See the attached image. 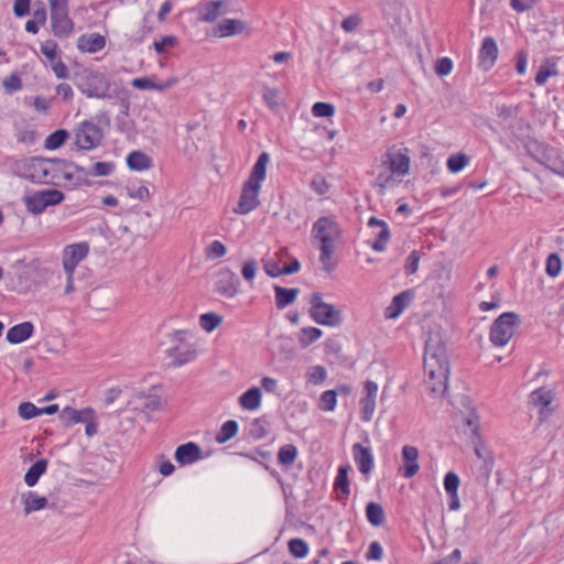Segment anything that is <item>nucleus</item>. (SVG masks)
Masks as SVG:
<instances>
[{
	"label": "nucleus",
	"instance_id": "nucleus-1",
	"mask_svg": "<svg viewBox=\"0 0 564 564\" xmlns=\"http://www.w3.org/2000/svg\"><path fill=\"white\" fill-rule=\"evenodd\" d=\"M411 172V150L403 143L389 147L381 155L376 177L379 193L392 191Z\"/></svg>",
	"mask_w": 564,
	"mask_h": 564
},
{
	"label": "nucleus",
	"instance_id": "nucleus-2",
	"mask_svg": "<svg viewBox=\"0 0 564 564\" xmlns=\"http://www.w3.org/2000/svg\"><path fill=\"white\" fill-rule=\"evenodd\" d=\"M270 162V154L262 152L256 163L253 164L251 172L242 184L241 194L237 205L234 207V213L237 215H248L260 205V191L262 183L267 177V169Z\"/></svg>",
	"mask_w": 564,
	"mask_h": 564
},
{
	"label": "nucleus",
	"instance_id": "nucleus-3",
	"mask_svg": "<svg viewBox=\"0 0 564 564\" xmlns=\"http://www.w3.org/2000/svg\"><path fill=\"white\" fill-rule=\"evenodd\" d=\"M169 346L164 356L173 367H182L195 361L199 355L196 335L191 329H175L166 336Z\"/></svg>",
	"mask_w": 564,
	"mask_h": 564
},
{
	"label": "nucleus",
	"instance_id": "nucleus-4",
	"mask_svg": "<svg viewBox=\"0 0 564 564\" xmlns=\"http://www.w3.org/2000/svg\"><path fill=\"white\" fill-rule=\"evenodd\" d=\"M424 372L431 388H447L449 368L444 346L426 344Z\"/></svg>",
	"mask_w": 564,
	"mask_h": 564
},
{
	"label": "nucleus",
	"instance_id": "nucleus-5",
	"mask_svg": "<svg viewBox=\"0 0 564 564\" xmlns=\"http://www.w3.org/2000/svg\"><path fill=\"white\" fill-rule=\"evenodd\" d=\"M341 229L333 217L318 218L312 228V236L321 243V261L327 264L334 252L335 242L340 238Z\"/></svg>",
	"mask_w": 564,
	"mask_h": 564
},
{
	"label": "nucleus",
	"instance_id": "nucleus-6",
	"mask_svg": "<svg viewBox=\"0 0 564 564\" xmlns=\"http://www.w3.org/2000/svg\"><path fill=\"white\" fill-rule=\"evenodd\" d=\"M89 250V243L86 241L70 243L63 248L61 260L66 276L65 295H69L76 291L74 274L79 263L88 257Z\"/></svg>",
	"mask_w": 564,
	"mask_h": 564
},
{
	"label": "nucleus",
	"instance_id": "nucleus-7",
	"mask_svg": "<svg viewBox=\"0 0 564 564\" xmlns=\"http://www.w3.org/2000/svg\"><path fill=\"white\" fill-rule=\"evenodd\" d=\"M58 416L65 427H70L78 423L85 424V434L88 437H93L98 433V417L91 406H86L80 410L73 406H65L59 411Z\"/></svg>",
	"mask_w": 564,
	"mask_h": 564
},
{
	"label": "nucleus",
	"instance_id": "nucleus-8",
	"mask_svg": "<svg viewBox=\"0 0 564 564\" xmlns=\"http://www.w3.org/2000/svg\"><path fill=\"white\" fill-rule=\"evenodd\" d=\"M520 324L519 315L514 312H506L499 315L490 327L489 338L497 347L506 346L514 335Z\"/></svg>",
	"mask_w": 564,
	"mask_h": 564
},
{
	"label": "nucleus",
	"instance_id": "nucleus-9",
	"mask_svg": "<svg viewBox=\"0 0 564 564\" xmlns=\"http://www.w3.org/2000/svg\"><path fill=\"white\" fill-rule=\"evenodd\" d=\"M310 303V316L315 323L324 326L340 324V311L335 305L324 302L321 293H313Z\"/></svg>",
	"mask_w": 564,
	"mask_h": 564
},
{
	"label": "nucleus",
	"instance_id": "nucleus-10",
	"mask_svg": "<svg viewBox=\"0 0 564 564\" xmlns=\"http://www.w3.org/2000/svg\"><path fill=\"white\" fill-rule=\"evenodd\" d=\"M51 14V26L55 36L64 37L74 30V23L68 13V0H47Z\"/></svg>",
	"mask_w": 564,
	"mask_h": 564
},
{
	"label": "nucleus",
	"instance_id": "nucleus-11",
	"mask_svg": "<svg viewBox=\"0 0 564 564\" xmlns=\"http://www.w3.org/2000/svg\"><path fill=\"white\" fill-rule=\"evenodd\" d=\"M64 200V194L54 188H45L34 192L24 197V205L29 213L33 215L42 214L47 207L61 204Z\"/></svg>",
	"mask_w": 564,
	"mask_h": 564
},
{
	"label": "nucleus",
	"instance_id": "nucleus-12",
	"mask_svg": "<svg viewBox=\"0 0 564 564\" xmlns=\"http://www.w3.org/2000/svg\"><path fill=\"white\" fill-rule=\"evenodd\" d=\"M529 404L538 409L539 425L546 422L560 406L553 390H532Z\"/></svg>",
	"mask_w": 564,
	"mask_h": 564
},
{
	"label": "nucleus",
	"instance_id": "nucleus-13",
	"mask_svg": "<svg viewBox=\"0 0 564 564\" xmlns=\"http://www.w3.org/2000/svg\"><path fill=\"white\" fill-rule=\"evenodd\" d=\"M104 138L101 128L90 120L80 122L74 130V140L77 148L93 150L97 148Z\"/></svg>",
	"mask_w": 564,
	"mask_h": 564
},
{
	"label": "nucleus",
	"instance_id": "nucleus-14",
	"mask_svg": "<svg viewBox=\"0 0 564 564\" xmlns=\"http://www.w3.org/2000/svg\"><path fill=\"white\" fill-rule=\"evenodd\" d=\"M165 404L166 401L160 395L145 393L144 390H138L128 402L132 411L143 413L147 416L152 412L162 410Z\"/></svg>",
	"mask_w": 564,
	"mask_h": 564
},
{
	"label": "nucleus",
	"instance_id": "nucleus-15",
	"mask_svg": "<svg viewBox=\"0 0 564 564\" xmlns=\"http://www.w3.org/2000/svg\"><path fill=\"white\" fill-rule=\"evenodd\" d=\"M215 290L226 299H234L240 292V282L236 273L229 269L224 268L218 271Z\"/></svg>",
	"mask_w": 564,
	"mask_h": 564
},
{
	"label": "nucleus",
	"instance_id": "nucleus-16",
	"mask_svg": "<svg viewBox=\"0 0 564 564\" xmlns=\"http://www.w3.org/2000/svg\"><path fill=\"white\" fill-rule=\"evenodd\" d=\"M498 58V46L494 37L487 36L482 40L481 47L478 54L479 67L488 72L490 70Z\"/></svg>",
	"mask_w": 564,
	"mask_h": 564
},
{
	"label": "nucleus",
	"instance_id": "nucleus-17",
	"mask_svg": "<svg viewBox=\"0 0 564 564\" xmlns=\"http://www.w3.org/2000/svg\"><path fill=\"white\" fill-rule=\"evenodd\" d=\"M174 458L181 466L189 465L203 458V451L196 443L187 442L176 447Z\"/></svg>",
	"mask_w": 564,
	"mask_h": 564
},
{
	"label": "nucleus",
	"instance_id": "nucleus-18",
	"mask_svg": "<svg viewBox=\"0 0 564 564\" xmlns=\"http://www.w3.org/2000/svg\"><path fill=\"white\" fill-rule=\"evenodd\" d=\"M352 456L354 460L359 469V471L367 476L371 473L375 465L373 455L371 453V448L369 446H364L359 443L352 445Z\"/></svg>",
	"mask_w": 564,
	"mask_h": 564
},
{
	"label": "nucleus",
	"instance_id": "nucleus-19",
	"mask_svg": "<svg viewBox=\"0 0 564 564\" xmlns=\"http://www.w3.org/2000/svg\"><path fill=\"white\" fill-rule=\"evenodd\" d=\"M368 226L371 228H379V231L376 234L375 240L371 243V248L377 252L384 251L391 238L388 224L384 220L378 219L377 217H370L368 220Z\"/></svg>",
	"mask_w": 564,
	"mask_h": 564
},
{
	"label": "nucleus",
	"instance_id": "nucleus-20",
	"mask_svg": "<svg viewBox=\"0 0 564 564\" xmlns=\"http://www.w3.org/2000/svg\"><path fill=\"white\" fill-rule=\"evenodd\" d=\"M440 398L448 399L451 405L460 413H468L476 409L474 401L465 393L456 392L451 394L449 390H440Z\"/></svg>",
	"mask_w": 564,
	"mask_h": 564
},
{
	"label": "nucleus",
	"instance_id": "nucleus-21",
	"mask_svg": "<svg viewBox=\"0 0 564 564\" xmlns=\"http://www.w3.org/2000/svg\"><path fill=\"white\" fill-rule=\"evenodd\" d=\"M412 300V292L411 291H403L399 294H397L391 303L386 307L384 316L388 319H395L398 318L404 310L410 305Z\"/></svg>",
	"mask_w": 564,
	"mask_h": 564
},
{
	"label": "nucleus",
	"instance_id": "nucleus-22",
	"mask_svg": "<svg viewBox=\"0 0 564 564\" xmlns=\"http://www.w3.org/2000/svg\"><path fill=\"white\" fill-rule=\"evenodd\" d=\"M34 334V325L31 322H22L10 327L7 332L6 339L12 345L26 341Z\"/></svg>",
	"mask_w": 564,
	"mask_h": 564
},
{
	"label": "nucleus",
	"instance_id": "nucleus-23",
	"mask_svg": "<svg viewBox=\"0 0 564 564\" xmlns=\"http://www.w3.org/2000/svg\"><path fill=\"white\" fill-rule=\"evenodd\" d=\"M351 470L350 465H341L338 468L337 476L334 481V490L338 495V500L345 501L348 499L350 494L349 471Z\"/></svg>",
	"mask_w": 564,
	"mask_h": 564
},
{
	"label": "nucleus",
	"instance_id": "nucleus-24",
	"mask_svg": "<svg viewBox=\"0 0 564 564\" xmlns=\"http://www.w3.org/2000/svg\"><path fill=\"white\" fill-rule=\"evenodd\" d=\"M106 46V39L99 33L84 34L78 39L77 47L82 52L97 53Z\"/></svg>",
	"mask_w": 564,
	"mask_h": 564
},
{
	"label": "nucleus",
	"instance_id": "nucleus-25",
	"mask_svg": "<svg viewBox=\"0 0 564 564\" xmlns=\"http://www.w3.org/2000/svg\"><path fill=\"white\" fill-rule=\"evenodd\" d=\"M419 452L414 446L405 445L402 448V459L404 462L403 476L405 478L413 477L420 469L417 464Z\"/></svg>",
	"mask_w": 564,
	"mask_h": 564
},
{
	"label": "nucleus",
	"instance_id": "nucleus-26",
	"mask_svg": "<svg viewBox=\"0 0 564 564\" xmlns=\"http://www.w3.org/2000/svg\"><path fill=\"white\" fill-rule=\"evenodd\" d=\"M177 79L175 77L167 78L161 84H156L151 77H137L131 80L132 87L141 90L151 89L162 91L176 85Z\"/></svg>",
	"mask_w": 564,
	"mask_h": 564
},
{
	"label": "nucleus",
	"instance_id": "nucleus-27",
	"mask_svg": "<svg viewBox=\"0 0 564 564\" xmlns=\"http://www.w3.org/2000/svg\"><path fill=\"white\" fill-rule=\"evenodd\" d=\"M22 501L24 505V513L30 514L46 507L48 508L50 498L48 496H39L36 491H28L22 495Z\"/></svg>",
	"mask_w": 564,
	"mask_h": 564
},
{
	"label": "nucleus",
	"instance_id": "nucleus-28",
	"mask_svg": "<svg viewBox=\"0 0 564 564\" xmlns=\"http://www.w3.org/2000/svg\"><path fill=\"white\" fill-rule=\"evenodd\" d=\"M246 29L243 21L238 19H226L216 28L215 34L219 37H228L242 33Z\"/></svg>",
	"mask_w": 564,
	"mask_h": 564
},
{
	"label": "nucleus",
	"instance_id": "nucleus-29",
	"mask_svg": "<svg viewBox=\"0 0 564 564\" xmlns=\"http://www.w3.org/2000/svg\"><path fill=\"white\" fill-rule=\"evenodd\" d=\"M127 165L130 170L142 172L152 167V159L141 151H132L127 155Z\"/></svg>",
	"mask_w": 564,
	"mask_h": 564
},
{
	"label": "nucleus",
	"instance_id": "nucleus-30",
	"mask_svg": "<svg viewBox=\"0 0 564 564\" xmlns=\"http://www.w3.org/2000/svg\"><path fill=\"white\" fill-rule=\"evenodd\" d=\"M273 290L275 293V305L279 310H283L295 302L300 294V290L296 288L286 289L280 285H274Z\"/></svg>",
	"mask_w": 564,
	"mask_h": 564
},
{
	"label": "nucleus",
	"instance_id": "nucleus-31",
	"mask_svg": "<svg viewBox=\"0 0 564 564\" xmlns=\"http://www.w3.org/2000/svg\"><path fill=\"white\" fill-rule=\"evenodd\" d=\"M378 390H367V393L359 401L360 419L364 422H370L376 409V399Z\"/></svg>",
	"mask_w": 564,
	"mask_h": 564
},
{
	"label": "nucleus",
	"instance_id": "nucleus-32",
	"mask_svg": "<svg viewBox=\"0 0 564 564\" xmlns=\"http://www.w3.org/2000/svg\"><path fill=\"white\" fill-rule=\"evenodd\" d=\"M47 459L41 458L33 463L24 475V481L29 487H34L40 477L46 471L47 468Z\"/></svg>",
	"mask_w": 564,
	"mask_h": 564
},
{
	"label": "nucleus",
	"instance_id": "nucleus-33",
	"mask_svg": "<svg viewBox=\"0 0 564 564\" xmlns=\"http://www.w3.org/2000/svg\"><path fill=\"white\" fill-rule=\"evenodd\" d=\"M109 91V83L104 76H94L93 83L89 84L86 95L94 98H106Z\"/></svg>",
	"mask_w": 564,
	"mask_h": 564
},
{
	"label": "nucleus",
	"instance_id": "nucleus-34",
	"mask_svg": "<svg viewBox=\"0 0 564 564\" xmlns=\"http://www.w3.org/2000/svg\"><path fill=\"white\" fill-rule=\"evenodd\" d=\"M366 518L372 527H380L384 523L386 514L382 506L370 501L366 506Z\"/></svg>",
	"mask_w": 564,
	"mask_h": 564
},
{
	"label": "nucleus",
	"instance_id": "nucleus-35",
	"mask_svg": "<svg viewBox=\"0 0 564 564\" xmlns=\"http://www.w3.org/2000/svg\"><path fill=\"white\" fill-rule=\"evenodd\" d=\"M223 316L215 312L203 313L198 318L199 327L208 334L216 330L223 324Z\"/></svg>",
	"mask_w": 564,
	"mask_h": 564
},
{
	"label": "nucleus",
	"instance_id": "nucleus-36",
	"mask_svg": "<svg viewBox=\"0 0 564 564\" xmlns=\"http://www.w3.org/2000/svg\"><path fill=\"white\" fill-rule=\"evenodd\" d=\"M223 1H209L202 6L200 20L204 22H214L223 13Z\"/></svg>",
	"mask_w": 564,
	"mask_h": 564
},
{
	"label": "nucleus",
	"instance_id": "nucleus-37",
	"mask_svg": "<svg viewBox=\"0 0 564 564\" xmlns=\"http://www.w3.org/2000/svg\"><path fill=\"white\" fill-rule=\"evenodd\" d=\"M262 390H246L239 398V404L242 409L253 411L261 404Z\"/></svg>",
	"mask_w": 564,
	"mask_h": 564
},
{
	"label": "nucleus",
	"instance_id": "nucleus-38",
	"mask_svg": "<svg viewBox=\"0 0 564 564\" xmlns=\"http://www.w3.org/2000/svg\"><path fill=\"white\" fill-rule=\"evenodd\" d=\"M239 430V424L236 420H228L226 421L219 432L215 436V441L218 444H225L231 438H234Z\"/></svg>",
	"mask_w": 564,
	"mask_h": 564
},
{
	"label": "nucleus",
	"instance_id": "nucleus-39",
	"mask_svg": "<svg viewBox=\"0 0 564 564\" xmlns=\"http://www.w3.org/2000/svg\"><path fill=\"white\" fill-rule=\"evenodd\" d=\"M299 455L297 447L293 444H286L280 447L278 452V463L284 467H290L294 464Z\"/></svg>",
	"mask_w": 564,
	"mask_h": 564
},
{
	"label": "nucleus",
	"instance_id": "nucleus-40",
	"mask_svg": "<svg viewBox=\"0 0 564 564\" xmlns=\"http://www.w3.org/2000/svg\"><path fill=\"white\" fill-rule=\"evenodd\" d=\"M558 74L557 66L554 62L546 59L539 68V72L535 76V83L539 86H543L546 84L550 77L556 76Z\"/></svg>",
	"mask_w": 564,
	"mask_h": 564
},
{
	"label": "nucleus",
	"instance_id": "nucleus-41",
	"mask_svg": "<svg viewBox=\"0 0 564 564\" xmlns=\"http://www.w3.org/2000/svg\"><path fill=\"white\" fill-rule=\"evenodd\" d=\"M126 191L127 195L133 199L147 200L150 198V191L143 181L131 182Z\"/></svg>",
	"mask_w": 564,
	"mask_h": 564
},
{
	"label": "nucleus",
	"instance_id": "nucleus-42",
	"mask_svg": "<svg viewBox=\"0 0 564 564\" xmlns=\"http://www.w3.org/2000/svg\"><path fill=\"white\" fill-rule=\"evenodd\" d=\"M469 164V158L463 152L454 153L446 161L447 170L451 173H459Z\"/></svg>",
	"mask_w": 564,
	"mask_h": 564
},
{
	"label": "nucleus",
	"instance_id": "nucleus-43",
	"mask_svg": "<svg viewBox=\"0 0 564 564\" xmlns=\"http://www.w3.org/2000/svg\"><path fill=\"white\" fill-rule=\"evenodd\" d=\"M270 423L265 416L254 419L248 429V434L254 440H261L268 434Z\"/></svg>",
	"mask_w": 564,
	"mask_h": 564
},
{
	"label": "nucleus",
	"instance_id": "nucleus-44",
	"mask_svg": "<svg viewBox=\"0 0 564 564\" xmlns=\"http://www.w3.org/2000/svg\"><path fill=\"white\" fill-rule=\"evenodd\" d=\"M68 137L69 134L66 130L58 129L46 137L44 141V147L46 150L50 151L57 150L66 142Z\"/></svg>",
	"mask_w": 564,
	"mask_h": 564
},
{
	"label": "nucleus",
	"instance_id": "nucleus-45",
	"mask_svg": "<svg viewBox=\"0 0 564 564\" xmlns=\"http://www.w3.org/2000/svg\"><path fill=\"white\" fill-rule=\"evenodd\" d=\"M494 458L489 454L477 469L476 481L480 485H487L494 468Z\"/></svg>",
	"mask_w": 564,
	"mask_h": 564
},
{
	"label": "nucleus",
	"instance_id": "nucleus-46",
	"mask_svg": "<svg viewBox=\"0 0 564 564\" xmlns=\"http://www.w3.org/2000/svg\"><path fill=\"white\" fill-rule=\"evenodd\" d=\"M306 381L308 384L321 386L327 378V370L323 366H313L306 371Z\"/></svg>",
	"mask_w": 564,
	"mask_h": 564
},
{
	"label": "nucleus",
	"instance_id": "nucleus-47",
	"mask_svg": "<svg viewBox=\"0 0 564 564\" xmlns=\"http://www.w3.org/2000/svg\"><path fill=\"white\" fill-rule=\"evenodd\" d=\"M322 336V329L317 327H304L300 330L299 340L303 347H307L317 341Z\"/></svg>",
	"mask_w": 564,
	"mask_h": 564
},
{
	"label": "nucleus",
	"instance_id": "nucleus-48",
	"mask_svg": "<svg viewBox=\"0 0 564 564\" xmlns=\"http://www.w3.org/2000/svg\"><path fill=\"white\" fill-rule=\"evenodd\" d=\"M227 247L220 240H213L204 250L207 260H216L225 257Z\"/></svg>",
	"mask_w": 564,
	"mask_h": 564
},
{
	"label": "nucleus",
	"instance_id": "nucleus-49",
	"mask_svg": "<svg viewBox=\"0 0 564 564\" xmlns=\"http://www.w3.org/2000/svg\"><path fill=\"white\" fill-rule=\"evenodd\" d=\"M289 552L295 558H303L308 554V544L301 538H293L288 543Z\"/></svg>",
	"mask_w": 564,
	"mask_h": 564
},
{
	"label": "nucleus",
	"instance_id": "nucleus-50",
	"mask_svg": "<svg viewBox=\"0 0 564 564\" xmlns=\"http://www.w3.org/2000/svg\"><path fill=\"white\" fill-rule=\"evenodd\" d=\"M337 404V390H324L319 400L318 408L323 411H334Z\"/></svg>",
	"mask_w": 564,
	"mask_h": 564
},
{
	"label": "nucleus",
	"instance_id": "nucleus-51",
	"mask_svg": "<svg viewBox=\"0 0 564 564\" xmlns=\"http://www.w3.org/2000/svg\"><path fill=\"white\" fill-rule=\"evenodd\" d=\"M464 423L466 426L470 429L471 438H476L479 441L480 434V416L477 413V409L467 413V416L464 419Z\"/></svg>",
	"mask_w": 564,
	"mask_h": 564
},
{
	"label": "nucleus",
	"instance_id": "nucleus-52",
	"mask_svg": "<svg viewBox=\"0 0 564 564\" xmlns=\"http://www.w3.org/2000/svg\"><path fill=\"white\" fill-rule=\"evenodd\" d=\"M562 272V260L557 253H551L546 258L545 273L550 278H556Z\"/></svg>",
	"mask_w": 564,
	"mask_h": 564
},
{
	"label": "nucleus",
	"instance_id": "nucleus-53",
	"mask_svg": "<svg viewBox=\"0 0 564 564\" xmlns=\"http://www.w3.org/2000/svg\"><path fill=\"white\" fill-rule=\"evenodd\" d=\"M335 106L329 102L317 101L312 107V115L315 118H329L335 115Z\"/></svg>",
	"mask_w": 564,
	"mask_h": 564
},
{
	"label": "nucleus",
	"instance_id": "nucleus-54",
	"mask_svg": "<svg viewBox=\"0 0 564 564\" xmlns=\"http://www.w3.org/2000/svg\"><path fill=\"white\" fill-rule=\"evenodd\" d=\"M258 269L259 267L257 260L249 259L242 264L241 275L248 283L252 284L257 275Z\"/></svg>",
	"mask_w": 564,
	"mask_h": 564
},
{
	"label": "nucleus",
	"instance_id": "nucleus-55",
	"mask_svg": "<svg viewBox=\"0 0 564 564\" xmlns=\"http://www.w3.org/2000/svg\"><path fill=\"white\" fill-rule=\"evenodd\" d=\"M18 413L23 420H31L40 415V408L32 402H22L18 408Z\"/></svg>",
	"mask_w": 564,
	"mask_h": 564
},
{
	"label": "nucleus",
	"instance_id": "nucleus-56",
	"mask_svg": "<svg viewBox=\"0 0 564 564\" xmlns=\"http://www.w3.org/2000/svg\"><path fill=\"white\" fill-rule=\"evenodd\" d=\"M177 43L178 41L176 36L165 35L153 43V48L158 54H162L167 47H174L177 45Z\"/></svg>",
	"mask_w": 564,
	"mask_h": 564
},
{
	"label": "nucleus",
	"instance_id": "nucleus-57",
	"mask_svg": "<svg viewBox=\"0 0 564 564\" xmlns=\"http://www.w3.org/2000/svg\"><path fill=\"white\" fill-rule=\"evenodd\" d=\"M460 479L454 471H448L444 477V489L447 494L458 492Z\"/></svg>",
	"mask_w": 564,
	"mask_h": 564
},
{
	"label": "nucleus",
	"instance_id": "nucleus-58",
	"mask_svg": "<svg viewBox=\"0 0 564 564\" xmlns=\"http://www.w3.org/2000/svg\"><path fill=\"white\" fill-rule=\"evenodd\" d=\"M263 100L270 109L279 106L280 90L278 88L265 87L263 90Z\"/></svg>",
	"mask_w": 564,
	"mask_h": 564
},
{
	"label": "nucleus",
	"instance_id": "nucleus-59",
	"mask_svg": "<svg viewBox=\"0 0 564 564\" xmlns=\"http://www.w3.org/2000/svg\"><path fill=\"white\" fill-rule=\"evenodd\" d=\"M420 260H421V253L417 250H413L409 254V257L406 259L405 267H404V271H405L406 275H412L417 271Z\"/></svg>",
	"mask_w": 564,
	"mask_h": 564
},
{
	"label": "nucleus",
	"instance_id": "nucleus-60",
	"mask_svg": "<svg viewBox=\"0 0 564 564\" xmlns=\"http://www.w3.org/2000/svg\"><path fill=\"white\" fill-rule=\"evenodd\" d=\"M58 45L56 42L48 40L41 44V53L51 62L57 57Z\"/></svg>",
	"mask_w": 564,
	"mask_h": 564
},
{
	"label": "nucleus",
	"instance_id": "nucleus-61",
	"mask_svg": "<svg viewBox=\"0 0 564 564\" xmlns=\"http://www.w3.org/2000/svg\"><path fill=\"white\" fill-rule=\"evenodd\" d=\"M115 170V164L112 162H96L93 165L91 174L94 176H108Z\"/></svg>",
	"mask_w": 564,
	"mask_h": 564
},
{
	"label": "nucleus",
	"instance_id": "nucleus-62",
	"mask_svg": "<svg viewBox=\"0 0 564 564\" xmlns=\"http://www.w3.org/2000/svg\"><path fill=\"white\" fill-rule=\"evenodd\" d=\"M311 188L318 195H324L329 189V184L323 175H315L311 182Z\"/></svg>",
	"mask_w": 564,
	"mask_h": 564
},
{
	"label": "nucleus",
	"instance_id": "nucleus-63",
	"mask_svg": "<svg viewBox=\"0 0 564 564\" xmlns=\"http://www.w3.org/2000/svg\"><path fill=\"white\" fill-rule=\"evenodd\" d=\"M453 62L449 57H442L435 64V72L438 76H447L453 72Z\"/></svg>",
	"mask_w": 564,
	"mask_h": 564
},
{
	"label": "nucleus",
	"instance_id": "nucleus-64",
	"mask_svg": "<svg viewBox=\"0 0 564 564\" xmlns=\"http://www.w3.org/2000/svg\"><path fill=\"white\" fill-rule=\"evenodd\" d=\"M51 67L55 76L59 79H66L69 76L68 67L66 64L61 59L56 58L55 61L51 62Z\"/></svg>",
	"mask_w": 564,
	"mask_h": 564
}]
</instances>
